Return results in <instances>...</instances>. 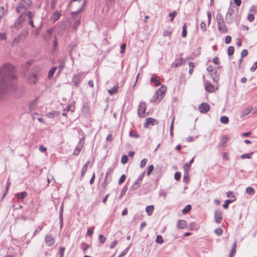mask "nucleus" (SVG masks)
Masks as SVG:
<instances>
[{"instance_id":"nucleus-1","label":"nucleus","mask_w":257,"mask_h":257,"mask_svg":"<svg viewBox=\"0 0 257 257\" xmlns=\"http://www.w3.org/2000/svg\"><path fill=\"white\" fill-rule=\"evenodd\" d=\"M0 100L6 96L16 85V79L14 68L10 63H5L0 67Z\"/></svg>"},{"instance_id":"nucleus-2","label":"nucleus","mask_w":257,"mask_h":257,"mask_svg":"<svg viewBox=\"0 0 257 257\" xmlns=\"http://www.w3.org/2000/svg\"><path fill=\"white\" fill-rule=\"evenodd\" d=\"M28 34V31L26 30H23L20 34H19L17 36H16L13 42V45L15 44H19L22 41H23L25 40L27 36V35Z\"/></svg>"},{"instance_id":"nucleus-3","label":"nucleus","mask_w":257,"mask_h":257,"mask_svg":"<svg viewBox=\"0 0 257 257\" xmlns=\"http://www.w3.org/2000/svg\"><path fill=\"white\" fill-rule=\"evenodd\" d=\"M38 80V76L36 72L33 70L29 74L28 82L30 84H35Z\"/></svg>"},{"instance_id":"nucleus-4","label":"nucleus","mask_w":257,"mask_h":257,"mask_svg":"<svg viewBox=\"0 0 257 257\" xmlns=\"http://www.w3.org/2000/svg\"><path fill=\"white\" fill-rule=\"evenodd\" d=\"M159 121L157 119L152 117H148L146 119V122L144 123V127L145 128H148L150 125H154L158 124Z\"/></svg>"},{"instance_id":"nucleus-5","label":"nucleus","mask_w":257,"mask_h":257,"mask_svg":"<svg viewBox=\"0 0 257 257\" xmlns=\"http://www.w3.org/2000/svg\"><path fill=\"white\" fill-rule=\"evenodd\" d=\"M146 110V105L144 102H142L140 103L138 109V115L141 117H145V113Z\"/></svg>"},{"instance_id":"nucleus-6","label":"nucleus","mask_w":257,"mask_h":257,"mask_svg":"<svg viewBox=\"0 0 257 257\" xmlns=\"http://www.w3.org/2000/svg\"><path fill=\"white\" fill-rule=\"evenodd\" d=\"M19 4L25 11L28 9L32 5L31 0H21Z\"/></svg>"},{"instance_id":"nucleus-7","label":"nucleus","mask_w":257,"mask_h":257,"mask_svg":"<svg viewBox=\"0 0 257 257\" xmlns=\"http://www.w3.org/2000/svg\"><path fill=\"white\" fill-rule=\"evenodd\" d=\"M199 109L201 113H205L210 110V106L208 103L203 102L199 105Z\"/></svg>"},{"instance_id":"nucleus-8","label":"nucleus","mask_w":257,"mask_h":257,"mask_svg":"<svg viewBox=\"0 0 257 257\" xmlns=\"http://www.w3.org/2000/svg\"><path fill=\"white\" fill-rule=\"evenodd\" d=\"M222 212L221 210H216L214 213V219L215 222L217 223H219L222 220Z\"/></svg>"},{"instance_id":"nucleus-9","label":"nucleus","mask_w":257,"mask_h":257,"mask_svg":"<svg viewBox=\"0 0 257 257\" xmlns=\"http://www.w3.org/2000/svg\"><path fill=\"white\" fill-rule=\"evenodd\" d=\"M234 10L232 7H230L228 9L227 13L225 17V20L228 23H230L232 22L231 16L233 13Z\"/></svg>"},{"instance_id":"nucleus-10","label":"nucleus","mask_w":257,"mask_h":257,"mask_svg":"<svg viewBox=\"0 0 257 257\" xmlns=\"http://www.w3.org/2000/svg\"><path fill=\"white\" fill-rule=\"evenodd\" d=\"M45 240L47 245L49 246H51L54 244L55 240L51 235H46Z\"/></svg>"},{"instance_id":"nucleus-11","label":"nucleus","mask_w":257,"mask_h":257,"mask_svg":"<svg viewBox=\"0 0 257 257\" xmlns=\"http://www.w3.org/2000/svg\"><path fill=\"white\" fill-rule=\"evenodd\" d=\"M183 63V59L182 58H180L179 59H177L172 64L171 66L173 68H177L182 64Z\"/></svg>"},{"instance_id":"nucleus-12","label":"nucleus","mask_w":257,"mask_h":257,"mask_svg":"<svg viewBox=\"0 0 257 257\" xmlns=\"http://www.w3.org/2000/svg\"><path fill=\"white\" fill-rule=\"evenodd\" d=\"M252 109V107L251 106H248L246 107L244 110H242L240 115V117L242 118L247 115L250 112Z\"/></svg>"},{"instance_id":"nucleus-13","label":"nucleus","mask_w":257,"mask_h":257,"mask_svg":"<svg viewBox=\"0 0 257 257\" xmlns=\"http://www.w3.org/2000/svg\"><path fill=\"white\" fill-rule=\"evenodd\" d=\"M81 79V75L79 74H77L76 75H74L73 78H72V82L74 84V85L76 86H77L79 83Z\"/></svg>"},{"instance_id":"nucleus-14","label":"nucleus","mask_w":257,"mask_h":257,"mask_svg":"<svg viewBox=\"0 0 257 257\" xmlns=\"http://www.w3.org/2000/svg\"><path fill=\"white\" fill-rule=\"evenodd\" d=\"M37 100H38V98H36L35 99L29 102L28 107H29V109L30 111H32L35 108L36 104L37 102Z\"/></svg>"},{"instance_id":"nucleus-15","label":"nucleus","mask_w":257,"mask_h":257,"mask_svg":"<svg viewBox=\"0 0 257 257\" xmlns=\"http://www.w3.org/2000/svg\"><path fill=\"white\" fill-rule=\"evenodd\" d=\"M187 226L186 221L184 220H180L177 222V227L181 229H184Z\"/></svg>"},{"instance_id":"nucleus-16","label":"nucleus","mask_w":257,"mask_h":257,"mask_svg":"<svg viewBox=\"0 0 257 257\" xmlns=\"http://www.w3.org/2000/svg\"><path fill=\"white\" fill-rule=\"evenodd\" d=\"M52 35V31L51 29H48L46 33L44 35L43 38L45 41H48Z\"/></svg>"},{"instance_id":"nucleus-17","label":"nucleus","mask_w":257,"mask_h":257,"mask_svg":"<svg viewBox=\"0 0 257 257\" xmlns=\"http://www.w3.org/2000/svg\"><path fill=\"white\" fill-rule=\"evenodd\" d=\"M218 29L221 33H226L227 31V28L224 22L218 24Z\"/></svg>"},{"instance_id":"nucleus-18","label":"nucleus","mask_w":257,"mask_h":257,"mask_svg":"<svg viewBox=\"0 0 257 257\" xmlns=\"http://www.w3.org/2000/svg\"><path fill=\"white\" fill-rule=\"evenodd\" d=\"M61 14L58 12H55L51 16V20L52 22H55L60 17Z\"/></svg>"},{"instance_id":"nucleus-19","label":"nucleus","mask_w":257,"mask_h":257,"mask_svg":"<svg viewBox=\"0 0 257 257\" xmlns=\"http://www.w3.org/2000/svg\"><path fill=\"white\" fill-rule=\"evenodd\" d=\"M166 88L163 86H161L160 88H159L157 91L159 92L160 93V100H161L164 95V93L166 91Z\"/></svg>"},{"instance_id":"nucleus-20","label":"nucleus","mask_w":257,"mask_h":257,"mask_svg":"<svg viewBox=\"0 0 257 257\" xmlns=\"http://www.w3.org/2000/svg\"><path fill=\"white\" fill-rule=\"evenodd\" d=\"M82 148V146L81 145V143H79V144L76 146L74 151V155L77 156L79 154L80 151L81 150Z\"/></svg>"},{"instance_id":"nucleus-21","label":"nucleus","mask_w":257,"mask_h":257,"mask_svg":"<svg viewBox=\"0 0 257 257\" xmlns=\"http://www.w3.org/2000/svg\"><path fill=\"white\" fill-rule=\"evenodd\" d=\"M16 195L18 199H23L27 196L28 194L26 192L24 191L21 193H18Z\"/></svg>"},{"instance_id":"nucleus-22","label":"nucleus","mask_w":257,"mask_h":257,"mask_svg":"<svg viewBox=\"0 0 257 257\" xmlns=\"http://www.w3.org/2000/svg\"><path fill=\"white\" fill-rule=\"evenodd\" d=\"M154 210V207L153 205L147 206L146 208V211L149 216L152 214Z\"/></svg>"},{"instance_id":"nucleus-23","label":"nucleus","mask_w":257,"mask_h":257,"mask_svg":"<svg viewBox=\"0 0 257 257\" xmlns=\"http://www.w3.org/2000/svg\"><path fill=\"white\" fill-rule=\"evenodd\" d=\"M89 163H90L89 161H87L84 164V165L83 166L82 170H81V177H83L84 175V174H85V173L87 170L88 166V164H89Z\"/></svg>"},{"instance_id":"nucleus-24","label":"nucleus","mask_w":257,"mask_h":257,"mask_svg":"<svg viewBox=\"0 0 257 257\" xmlns=\"http://www.w3.org/2000/svg\"><path fill=\"white\" fill-rule=\"evenodd\" d=\"M80 18L79 16H78L77 18L75 19V20L73 23V28L75 30H76L78 28V27L79 26L80 24Z\"/></svg>"},{"instance_id":"nucleus-25","label":"nucleus","mask_w":257,"mask_h":257,"mask_svg":"<svg viewBox=\"0 0 257 257\" xmlns=\"http://www.w3.org/2000/svg\"><path fill=\"white\" fill-rule=\"evenodd\" d=\"M205 89L209 92H212L214 91V87L212 84L208 83L205 86Z\"/></svg>"},{"instance_id":"nucleus-26","label":"nucleus","mask_w":257,"mask_h":257,"mask_svg":"<svg viewBox=\"0 0 257 257\" xmlns=\"http://www.w3.org/2000/svg\"><path fill=\"white\" fill-rule=\"evenodd\" d=\"M246 193L250 195H253L255 194V190L251 187H248L246 189Z\"/></svg>"},{"instance_id":"nucleus-27","label":"nucleus","mask_w":257,"mask_h":257,"mask_svg":"<svg viewBox=\"0 0 257 257\" xmlns=\"http://www.w3.org/2000/svg\"><path fill=\"white\" fill-rule=\"evenodd\" d=\"M57 68V67L56 66H54V67H52L50 69V70H49V71L48 72V78H51L52 77L54 73L56 71Z\"/></svg>"},{"instance_id":"nucleus-28","label":"nucleus","mask_w":257,"mask_h":257,"mask_svg":"<svg viewBox=\"0 0 257 257\" xmlns=\"http://www.w3.org/2000/svg\"><path fill=\"white\" fill-rule=\"evenodd\" d=\"M228 140V137L227 136H224L222 138L221 140V147L225 148L227 146L226 141Z\"/></svg>"},{"instance_id":"nucleus-29","label":"nucleus","mask_w":257,"mask_h":257,"mask_svg":"<svg viewBox=\"0 0 257 257\" xmlns=\"http://www.w3.org/2000/svg\"><path fill=\"white\" fill-rule=\"evenodd\" d=\"M141 185V182L136 181L133 185L131 187L130 189L133 190H137Z\"/></svg>"},{"instance_id":"nucleus-30","label":"nucleus","mask_w":257,"mask_h":257,"mask_svg":"<svg viewBox=\"0 0 257 257\" xmlns=\"http://www.w3.org/2000/svg\"><path fill=\"white\" fill-rule=\"evenodd\" d=\"M216 20L217 24H220L224 22V19L222 15L221 14H218L216 16Z\"/></svg>"},{"instance_id":"nucleus-31","label":"nucleus","mask_w":257,"mask_h":257,"mask_svg":"<svg viewBox=\"0 0 257 257\" xmlns=\"http://www.w3.org/2000/svg\"><path fill=\"white\" fill-rule=\"evenodd\" d=\"M187 24L185 23L183 26L182 37L183 38H185L187 36Z\"/></svg>"},{"instance_id":"nucleus-32","label":"nucleus","mask_w":257,"mask_h":257,"mask_svg":"<svg viewBox=\"0 0 257 257\" xmlns=\"http://www.w3.org/2000/svg\"><path fill=\"white\" fill-rule=\"evenodd\" d=\"M111 169H108L107 172H106V175H105V179H104V182L102 184V186L103 187H105L106 185L107 184V177H108V175L110 173H111Z\"/></svg>"},{"instance_id":"nucleus-33","label":"nucleus","mask_w":257,"mask_h":257,"mask_svg":"<svg viewBox=\"0 0 257 257\" xmlns=\"http://www.w3.org/2000/svg\"><path fill=\"white\" fill-rule=\"evenodd\" d=\"M183 181L185 183H188L189 181L188 170L185 171V174L183 176Z\"/></svg>"},{"instance_id":"nucleus-34","label":"nucleus","mask_w":257,"mask_h":257,"mask_svg":"<svg viewBox=\"0 0 257 257\" xmlns=\"http://www.w3.org/2000/svg\"><path fill=\"white\" fill-rule=\"evenodd\" d=\"M194 162V158H193L189 162L186 164L185 165H184V168L185 171L188 170V168H189L192 164Z\"/></svg>"},{"instance_id":"nucleus-35","label":"nucleus","mask_w":257,"mask_h":257,"mask_svg":"<svg viewBox=\"0 0 257 257\" xmlns=\"http://www.w3.org/2000/svg\"><path fill=\"white\" fill-rule=\"evenodd\" d=\"M191 209V205H187L182 210V213L185 214L189 212Z\"/></svg>"},{"instance_id":"nucleus-36","label":"nucleus","mask_w":257,"mask_h":257,"mask_svg":"<svg viewBox=\"0 0 257 257\" xmlns=\"http://www.w3.org/2000/svg\"><path fill=\"white\" fill-rule=\"evenodd\" d=\"M228 121V118L226 116H222L220 118V121L223 124H227Z\"/></svg>"},{"instance_id":"nucleus-37","label":"nucleus","mask_w":257,"mask_h":257,"mask_svg":"<svg viewBox=\"0 0 257 257\" xmlns=\"http://www.w3.org/2000/svg\"><path fill=\"white\" fill-rule=\"evenodd\" d=\"M233 201V200L229 199L225 200L224 204L223 205V207L225 209H227L228 208L229 204L232 203Z\"/></svg>"},{"instance_id":"nucleus-38","label":"nucleus","mask_w":257,"mask_h":257,"mask_svg":"<svg viewBox=\"0 0 257 257\" xmlns=\"http://www.w3.org/2000/svg\"><path fill=\"white\" fill-rule=\"evenodd\" d=\"M234 49L233 46H229L228 48L227 53L229 56H231L234 53Z\"/></svg>"},{"instance_id":"nucleus-39","label":"nucleus","mask_w":257,"mask_h":257,"mask_svg":"<svg viewBox=\"0 0 257 257\" xmlns=\"http://www.w3.org/2000/svg\"><path fill=\"white\" fill-rule=\"evenodd\" d=\"M253 153L252 152V153H248V154H243L240 157L242 159H250L251 158V155L252 154H253Z\"/></svg>"},{"instance_id":"nucleus-40","label":"nucleus","mask_w":257,"mask_h":257,"mask_svg":"<svg viewBox=\"0 0 257 257\" xmlns=\"http://www.w3.org/2000/svg\"><path fill=\"white\" fill-rule=\"evenodd\" d=\"M156 241L157 243L159 244H162L163 243V239L161 235H158L157 236Z\"/></svg>"},{"instance_id":"nucleus-41","label":"nucleus","mask_w":257,"mask_h":257,"mask_svg":"<svg viewBox=\"0 0 257 257\" xmlns=\"http://www.w3.org/2000/svg\"><path fill=\"white\" fill-rule=\"evenodd\" d=\"M94 227L88 228L87 231L86 235L91 236L93 233Z\"/></svg>"},{"instance_id":"nucleus-42","label":"nucleus","mask_w":257,"mask_h":257,"mask_svg":"<svg viewBox=\"0 0 257 257\" xmlns=\"http://www.w3.org/2000/svg\"><path fill=\"white\" fill-rule=\"evenodd\" d=\"M117 92V87H113L108 90V93L110 95H113Z\"/></svg>"},{"instance_id":"nucleus-43","label":"nucleus","mask_w":257,"mask_h":257,"mask_svg":"<svg viewBox=\"0 0 257 257\" xmlns=\"http://www.w3.org/2000/svg\"><path fill=\"white\" fill-rule=\"evenodd\" d=\"M21 23L22 22L18 19H17V20L16 21L15 23L14 24V26L15 28L19 29V28H21Z\"/></svg>"},{"instance_id":"nucleus-44","label":"nucleus","mask_w":257,"mask_h":257,"mask_svg":"<svg viewBox=\"0 0 257 257\" xmlns=\"http://www.w3.org/2000/svg\"><path fill=\"white\" fill-rule=\"evenodd\" d=\"M128 161V157L127 156L124 155L122 156L121 159V162L122 164H126Z\"/></svg>"},{"instance_id":"nucleus-45","label":"nucleus","mask_w":257,"mask_h":257,"mask_svg":"<svg viewBox=\"0 0 257 257\" xmlns=\"http://www.w3.org/2000/svg\"><path fill=\"white\" fill-rule=\"evenodd\" d=\"M177 15V13L176 11H173V12L172 13H169V16L170 17V21L171 22H173L174 20V18L175 17V16Z\"/></svg>"},{"instance_id":"nucleus-46","label":"nucleus","mask_w":257,"mask_h":257,"mask_svg":"<svg viewBox=\"0 0 257 257\" xmlns=\"http://www.w3.org/2000/svg\"><path fill=\"white\" fill-rule=\"evenodd\" d=\"M57 114L56 111L49 112L46 114V116L49 118H54L56 116V115Z\"/></svg>"},{"instance_id":"nucleus-47","label":"nucleus","mask_w":257,"mask_h":257,"mask_svg":"<svg viewBox=\"0 0 257 257\" xmlns=\"http://www.w3.org/2000/svg\"><path fill=\"white\" fill-rule=\"evenodd\" d=\"M154 166L151 165H150L148 168V170H147V175L148 176H150V175L151 174V173L152 172V171H153L154 170Z\"/></svg>"},{"instance_id":"nucleus-48","label":"nucleus","mask_w":257,"mask_h":257,"mask_svg":"<svg viewBox=\"0 0 257 257\" xmlns=\"http://www.w3.org/2000/svg\"><path fill=\"white\" fill-rule=\"evenodd\" d=\"M212 78H213V81L215 82H217L219 80V76L217 74V70H215L214 73V75L213 76H212Z\"/></svg>"},{"instance_id":"nucleus-49","label":"nucleus","mask_w":257,"mask_h":257,"mask_svg":"<svg viewBox=\"0 0 257 257\" xmlns=\"http://www.w3.org/2000/svg\"><path fill=\"white\" fill-rule=\"evenodd\" d=\"M10 186V183L9 181H8L7 184L5 187V192L4 193V195L2 196V198H4L5 197V196L7 195V192L9 190Z\"/></svg>"},{"instance_id":"nucleus-50","label":"nucleus","mask_w":257,"mask_h":257,"mask_svg":"<svg viewBox=\"0 0 257 257\" xmlns=\"http://www.w3.org/2000/svg\"><path fill=\"white\" fill-rule=\"evenodd\" d=\"M130 249V246L126 248L124 250H123L121 253L119 255V257H123L128 252Z\"/></svg>"},{"instance_id":"nucleus-51","label":"nucleus","mask_w":257,"mask_h":257,"mask_svg":"<svg viewBox=\"0 0 257 257\" xmlns=\"http://www.w3.org/2000/svg\"><path fill=\"white\" fill-rule=\"evenodd\" d=\"M106 240V238L102 234L99 235V241L101 243H104Z\"/></svg>"},{"instance_id":"nucleus-52","label":"nucleus","mask_w":257,"mask_h":257,"mask_svg":"<svg viewBox=\"0 0 257 257\" xmlns=\"http://www.w3.org/2000/svg\"><path fill=\"white\" fill-rule=\"evenodd\" d=\"M214 233L218 235H221L222 234V230L220 228H217L214 230Z\"/></svg>"},{"instance_id":"nucleus-53","label":"nucleus","mask_w":257,"mask_h":257,"mask_svg":"<svg viewBox=\"0 0 257 257\" xmlns=\"http://www.w3.org/2000/svg\"><path fill=\"white\" fill-rule=\"evenodd\" d=\"M127 190V186H125L122 188V189L121 190V192L120 196H119V198H121L122 196H123L125 194V193H126Z\"/></svg>"},{"instance_id":"nucleus-54","label":"nucleus","mask_w":257,"mask_h":257,"mask_svg":"<svg viewBox=\"0 0 257 257\" xmlns=\"http://www.w3.org/2000/svg\"><path fill=\"white\" fill-rule=\"evenodd\" d=\"M126 177L125 175H122L121 176L120 178H119L118 180V184H121L122 183H123L125 180Z\"/></svg>"},{"instance_id":"nucleus-55","label":"nucleus","mask_w":257,"mask_h":257,"mask_svg":"<svg viewBox=\"0 0 257 257\" xmlns=\"http://www.w3.org/2000/svg\"><path fill=\"white\" fill-rule=\"evenodd\" d=\"M129 135H130V137H134L136 138H139V135H138V134L136 132H134V131H131L129 133Z\"/></svg>"},{"instance_id":"nucleus-56","label":"nucleus","mask_w":257,"mask_h":257,"mask_svg":"<svg viewBox=\"0 0 257 257\" xmlns=\"http://www.w3.org/2000/svg\"><path fill=\"white\" fill-rule=\"evenodd\" d=\"M64 66H65L64 62H63L62 60H60V65L59 66V70L58 71V73H60V72L61 71L62 69L64 68Z\"/></svg>"},{"instance_id":"nucleus-57","label":"nucleus","mask_w":257,"mask_h":257,"mask_svg":"<svg viewBox=\"0 0 257 257\" xmlns=\"http://www.w3.org/2000/svg\"><path fill=\"white\" fill-rule=\"evenodd\" d=\"M147 161V159H143L140 163V167L142 168H144L146 166Z\"/></svg>"},{"instance_id":"nucleus-58","label":"nucleus","mask_w":257,"mask_h":257,"mask_svg":"<svg viewBox=\"0 0 257 257\" xmlns=\"http://www.w3.org/2000/svg\"><path fill=\"white\" fill-rule=\"evenodd\" d=\"M82 245H83L82 249L83 250V252H84V253H86V251L89 248V245L88 244L85 243H83Z\"/></svg>"},{"instance_id":"nucleus-59","label":"nucleus","mask_w":257,"mask_h":257,"mask_svg":"<svg viewBox=\"0 0 257 257\" xmlns=\"http://www.w3.org/2000/svg\"><path fill=\"white\" fill-rule=\"evenodd\" d=\"M21 22L24 21L26 19V15L25 13H22L20 15L18 18Z\"/></svg>"},{"instance_id":"nucleus-60","label":"nucleus","mask_w":257,"mask_h":257,"mask_svg":"<svg viewBox=\"0 0 257 257\" xmlns=\"http://www.w3.org/2000/svg\"><path fill=\"white\" fill-rule=\"evenodd\" d=\"M181 173L179 172H176L175 174L174 178L176 180L178 181L180 179Z\"/></svg>"},{"instance_id":"nucleus-61","label":"nucleus","mask_w":257,"mask_h":257,"mask_svg":"<svg viewBox=\"0 0 257 257\" xmlns=\"http://www.w3.org/2000/svg\"><path fill=\"white\" fill-rule=\"evenodd\" d=\"M248 51L246 49H244L241 52V57L243 58L244 57L248 55Z\"/></svg>"},{"instance_id":"nucleus-62","label":"nucleus","mask_w":257,"mask_h":257,"mask_svg":"<svg viewBox=\"0 0 257 257\" xmlns=\"http://www.w3.org/2000/svg\"><path fill=\"white\" fill-rule=\"evenodd\" d=\"M125 47H126L125 43H123L121 45L120 51V53L121 54H123V53H124L125 50Z\"/></svg>"},{"instance_id":"nucleus-63","label":"nucleus","mask_w":257,"mask_h":257,"mask_svg":"<svg viewBox=\"0 0 257 257\" xmlns=\"http://www.w3.org/2000/svg\"><path fill=\"white\" fill-rule=\"evenodd\" d=\"M200 28L202 29L203 32H205L206 30V24L202 22L200 24Z\"/></svg>"},{"instance_id":"nucleus-64","label":"nucleus","mask_w":257,"mask_h":257,"mask_svg":"<svg viewBox=\"0 0 257 257\" xmlns=\"http://www.w3.org/2000/svg\"><path fill=\"white\" fill-rule=\"evenodd\" d=\"M257 68V61L254 63L253 65L250 68V70L251 72H254Z\"/></svg>"}]
</instances>
